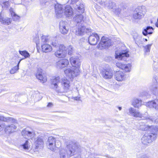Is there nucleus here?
<instances>
[{
  "label": "nucleus",
  "instance_id": "1",
  "mask_svg": "<svg viewBox=\"0 0 158 158\" xmlns=\"http://www.w3.org/2000/svg\"><path fill=\"white\" fill-rule=\"evenodd\" d=\"M66 145L67 149H61L59 151L60 158H69L80 151V146L75 140H68Z\"/></svg>",
  "mask_w": 158,
  "mask_h": 158
},
{
  "label": "nucleus",
  "instance_id": "2",
  "mask_svg": "<svg viewBox=\"0 0 158 158\" xmlns=\"http://www.w3.org/2000/svg\"><path fill=\"white\" fill-rule=\"evenodd\" d=\"M54 0H45L41 2V5L46 7L49 6H54L56 15L57 18H60L61 16V14L63 12V6L59 4H55L53 2Z\"/></svg>",
  "mask_w": 158,
  "mask_h": 158
},
{
  "label": "nucleus",
  "instance_id": "3",
  "mask_svg": "<svg viewBox=\"0 0 158 158\" xmlns=\"http://www.w3.org/2000/svg\"><path fill=\"white\" fill-rule=\"evenodd\" d=\"M51 44L55 48H59V49L55 53V55L56 57L63 58L65 56L67 53L66 48L64 45L60 44L59 45L57 40H55L54 42H52Z\"/></svg>",
  "mask_w": 158,
  "mask_h": 158
},
{
  "label": "nucleus",
  "instance_id": "4",
  "mask_svg": "<svg viewBox=\"0 0 158 158\" xmlns=\"http://www.w3.org/2000/svg\"><path fill=\"white\" fill-rule=\"evenodd\" d=\"M158 132H151L150 133L145 134L141 138V141L143 144L148 145L157 138Z\"/></svg>",
  "mask_w": 158,
  "mask_h": 158
},
{
  "label": "nucleus",
  "instance_id": "5",
  "mask_svg": "<svg viewBox=\"0 0 158 158\" xmlns=\"http://www.w3.org/2000/svg\"><path fill=\"white\" fill-rule=\"evenodd\" d=\"M48 148L50 150L54 151L56 148H59L61 146L60 142L52 136H50L48 138L47 142Z\"/></svg>",
  "mask_w": 158,
  "mask_h": 158
},
{
  "label": "nucleus",
  "instance_id": "6",
  "mask_svg": "<svg viewBox=\"0 0 158 158\" xmlns=\"http://www.w3.org/2000/svg\"><path fill=\"white\" fill-rule=\"evenodd\" d=\"M100 73L102 76L105 79H111L113 76V72L108 64L103 66L100 69Z\"/></svg>",
  "mask_w": 158,
  "mask_h": 158
},
{
  "label": "nucleus",
  "instance_id": "7",
  "mask_svg": "<svg viewBox=\"0 0 158 158\" xmlns=\"http://www.w3.org/2000/svg\"><path fill=\"white\" fill-rule=\"evenodd\" d=\"M146 10L145 6H138L134 11L133 18L134 19H140L143 17L145 13Z\"/></svg>",
  "mask_w": 158,
  "mask_h": 158
},
{
  "label": "nucleus",
  "instance_id": "8",
  "mask_svg": "<svg viewBox=\"0 0 158 158\" xmlns=\"http://www.w3.org/2000/svg\"><path fill=\"white\" fill-rule=\"evenodd\" d=\"M111 45V40L106 36H103L102 37L97 47L98 49L102 50L107 48Z\"/></svg>",
  "mask_w": 158,
  "mask_h": 158
},
{
  "label": "nucleus",
  "instance_id": "9",
  "mask_svg": "<svg viewBox=\"0 0 158 158\" xmlns=\"http://www.w3.org/2000/svg\"><path fill=\"white\" fill-rule=\"evenodd\" d=\"M3 122L17 123L16 120L11 117H5L3 116L0 115V131H2L5 126V124Z\"/></svg>",
  "mask_w": 158,
  "mask_h": 158
},
{
  "label": "nucleus",
  "instance_id": "10",
  "mask_svg": "<svg viewBox=\"0 0 158 158\" xmlns=\"http://www.w3.org/2000/svg\"><path fill=\"white\" fill-rule=\"evenodd\" d=\"M146 106L149 108H153L156 110H158V99H155L153 101L148 102L146 104ZM149 120L154 123H158V118L155 119V118H149Z\"/></svg>",
  "mask_w": 158,
  "mask_h": 158
},
{
  "label": "nucleus",
  "instance_id": "11",
  "mask_svg": "<svg viewBox=\"0 0 158 158\" xmlns=\"http://www.w3.org/2000/svg\"><path fill=\"white\" fill-rule=\"evenodd\" d=\"M79 0H71L72 4H75L74 9L79 13H83L85 10V6L83 2H78Z\"/></svg>",
  "mask_w": 158,
  "mask_h": 158
},
{
  "label": "nucleus",
  "instance_id": "12",
  "mask_svg": "<svg viewBox=\"0 0 158 158\" xmlns=\"http://www.w3.org/2000/svg\"><path fill=\"white\" fill-rule=\"evenodd\" d=\"M60 77L58 76L51 80V88L55 90L56 91L59 93V92H62L61 89H59L58 86V84L60 81Z\"/></svg>",
  "mask_w": 158,
  "mask_h": 158
},
{
  "label": "nucleus",
  "instance_id": "13",
  "mask_svg": "<svg viewBox=\"0 0 158 158\" xmlns=\"http://www.w3.org/2000/svg\"><path fill=\"white\" fill-rule=\"evenodd\" d=\"M99 39V37L97 33H93L89 37V43L91 45H95Z\"/></svg>",
  "mask_w": 158,
  "mask_h": 158
},
{
  "label": "nucleus",
  "instance_id": "14",
  "mask_svg": "<svg viewBox=\"0 0 158 158\" xmlns=\"http://www.w3.org/2000/svg\"><path fill=\"white\" fill-rule=\"evenodd\" d=\"M129 56L128 52L125 51H123L118 53H115V58L118 60H123L124 61H127V60Z\"/></svg>",
  "mask_w": 158,
  "mask_h": 158
},
{
  "label": "nucleus",
  "instance_id": "15",
  "mask_svg": "<svg viewBox=\"0 0 158 158\" xmlns=\"http://www.w3.org/2000/svg\"><path fill=\"white\" fill-rule=\"evenodd\" d=\"M142 131H149L150 132H158V126H148L147 125H141L139 128Z\"/></svg>",
  "mask_w": 158,
  "mask_h": 158
},
{
  "label": "nucleus",
  "instance_id": "16",
  "mask_svg": "<svg viewBox=\"0 0 158 158\" xmlns=\"http://www.w3.org/2000/svg\"><path fill=\"white\" fill-rule=\"evenodd\" d=\"M22 135L24 138L28 139H32L35 136V134L34 131L32 130L29 131L27 129L23 130L21 132Z\"/></svg>",
  "mask_w": 158,
  "mask_h": 158
},
{
  "label": "nucleus",
  "instance_id": "17",
  "mask_svg": "<svg viewBox=\"0 0 158 158\" xmlns=\"http://www.w3.org/2000/svg\"><path fill=\"white\" fill-rule=\"evenodd\" d=\"M66 76L72 77L77 76L79 74V70L78 68H76L74 70L70 68H68L64 71Z\"/></svg>",
  "mask_w": 158,
  "mask_h": 158
},
{
  "label": "nucleus",
  "instance_id": "18",
  "mask_svg": "<svg viewBox=\"0 0 158 158\" xmlns=\"http://www.w3.org/2000/svg\"><path fill=\"white\" fill-rule=\"evenodd\" d=\"M153 78L155 80L150 88V90L154 94L156 95L158 93V87L157 83V81L158 80V74H155L153 77Z\"/></svg>",
  "mask_w": 158,
  "mask_h": 158
},
{
  "label": "nucleus",
  "instance_id": "19",
  "mask_svg": "<svg viewBox=\"0 0 158 158\" xmlns=\"http://www.w3.org/2000/svg\"><path fill=\"white\" fill-rule=\"evenodd\" d=\"M60 30L61 33L63 34H67L69 31L68 25L66 22L61 21L60 23Z\"/></svg>",
  "mask_w": 158,
  "mask_h": 158
},
{
  "label": "nucleus",
  "instance_id": "20",
  "mask_svg": "<svg viewBox=\"0 0 158 158\" xmlns=\"http://www.w3.org/2000/svg\"><path fill=\"white\" fill-rule=\"evenodd\" d=\"M70 81L67 79H64L61 82V84L63 90L61 89L62 92H59V93L67 92L69 91L70 87Z\"/></svg>",
  "mask_w": 158,
  "mask_h": 158
},
{
  "label": "nucleus",
  "instance_id": "21",
  "mask_svg": "<svg viewBox=\"0 0 158 158\" xmlns=\"http://www.w3.org/2000/svg\"><path fill=\"white\" fill-rule=\"evenodd\" d=\"M36 78L40 80L42 83H44L47 81L46 77L43 74V71L41 69L38 68L36 74Z\"/></svg>",
  "mask_w": 158,
  "mask_h": 158
},
{
  "label": "nucleus",
  "instance_id": "22",
  "mask_svg": "<svg viewBox=\"0 0 158 158\" xmlns=\"http://www.w3.org/2000/svg\"><path fill=\"white\" fill-rule=\"evenodd\" d=\"M116 66L117 67L121 69L124 70L126 72H129L130 71L131 65L130 64H123L120 62H118L116 63Z\"/></svg>",
  "mask_w": 158,
  "mask_h": 158
},
{
  "label": "nucleus",
  "instance_id": "23",
  "mask_svg": "<svg viewBox=\"0 0 158 158\" xmlns=\"http://www.w3.org/2000/svg\"><path fill=\"white\" fill-rule=\"evenodd\" d=\"M72 65L76 68L79 67L81 64L80 59L77 57H72L70 58Z\"/></svg>",
  "mask_w": 158,
  "mask_h": 158
},
{
  "label": "nucleus",
  "instance_id": "24",
  "mask_svg": "<svg viewBox=\"0 0 158 158\" xmlns=\"http://www.w3.org/2000/svg\"><path fill=\"white\" fill-rule=\"evenodd\" d=\"M78 28L77 31V34L78 35H83L85 33H88L90 32L91 29L87 28L84 26L81 25H78Z\"/></svg>",
  "mask_w": 158,
  "mask_h": 158
},
{
  "label": "nucleus",
  "instance_id": "25",
  "mask_svg": "<svg viewBox=\"0 0 158 158\" xmlns=\"http://www.w3.org/2000/svg\"><path fill=\"white\" fill-rule=\"evenodd\" d=\"M69 64L68 60L64 59L57 62L56 65L57 68L61 69L67 66Z\"/></svg>",
  "mask_w": 158,
  "mask_h": 158
},
{
  "label": "nucleus",
  "instance_id": "26",
  "mask_svg": "<svg viewBox=\"0 0 158 158\" xmlns=\"http://www.w3.org/2000/svg\"><path fill=\"white\" fill-rule=\"evenodd\" d=\"M115 78L118 81H122L125 80L126 76L124 73L121 71H116L114 74Z\"/></svg>",
  "mask_w": 158,
  "mask_h": 158
},
{
  "label": "nucleus",
  "instance_id": "27",
  "mask_svg": "<svg viewBox=\"0 0 158 158\" xmlns=\"http://www.w3.org/2000/svg\"><path fill=\"white\" fill-rule=\"evenodd\" d=\"M44 142L42 138L38 137L35 139V151H37V149L39 147H42L44 145Z\"/></svg>",
  "mask_w": 158,
  "mask_h": 158
},
{
  "label": "nucleus",
  "instance_id": "28",
  "mask_svg": "<svg viewBox=\"0 0 158 158\" xmlns=\"http://www.w3.org/2000/svg\"><path fill=\"white\" fill-rule=\"evenodd\" d=\"M77 15H76L73 18V20L75 22L77 23V24L83 22L84 16L81 13L78 12L77 11Z\"/></svg>",
  "mask_w": 158,
  "mask_h": 158
},
{
  "label": "nucleus",
  "instance_id": "29",
  "mask_svg": "<svg viewBox=\"0 0 158 158\" xmlns=\"http://www.w3.org/2000/svg\"><path fill=\"white\" fill-rule=\"evenodd\" d=\"M64 9V14L67 17H71L73 14L72 8L69 5L65 6Z\"/></svg>",
  "mask_w": 158,
  "mask_h": 158
},
{
  "label": "nucleus",
  "instance_id": "30",
  "mask_svg": "<svg viewBox=\"0 0 158 158\" xmlns=\"http://www.w3.org/2000/svg\"><path fill=\"white\" fill-rule=\"evenodd\" d=\"M129 113L131 115L136 117H142V114L134 108L131 107L129 109Z\"/></svg>",
  "mask_w": 158,
  "mask_h": 158
},
{
  "label": "nucleus",
  "instance_id": "31",
  "mask_svg": "<svg viewBox=\"0 0 158 158\" xmlns=\"http://www.w3.org/2000/svg\"><path fill=\"white\" fill-rule=\"evenodd\" d=\"M42 51L44 52H48L51 51L52 48L51 46L48 43L41 45Z\"/></svg>",
  "mask_w": 158,
  "mask_h": 158
},
{
  "label": "nucleus",
  "instance_id": "32",
  "mask_svg": "<svg viewBox=\"0 0 158 158\" xmlns=\"http://www.w3.org/2000/svg\"><path fill=\"white\" fill-rule=\"evenodd\" d=\"M153 28L152 27L148 26L143 29L142 34L145 36H146L148 34H151L153 33Z\"/></svg>",
  "mask_w": 158,
  "mask_h": 158
},
{
  "label": "nucleus",
  "instance_id": "33",
  "mask_svg": "<svg viewBox=\"0 0 158 158\" xmlns=\"http://www.w3.org/2000/svg\"><path fill=\"white\" fill-rule=\"evenodd\" d=\"M16 128V127L14 125L11 124L6 127L5 128V131L6 132H8L9 133H12L15 131Z\"/></svg>",
  "mask_w": 158,
  "mask_h": 158
},
{
  "label": "nucleus",
  "instance_id": "34",
  "mask_svg": "<svg viewBox=\"0 0 158 158\" xmlns=\"http://www.w3.org/2000/svg\"><path fill=\"white\" fill-rule=\"evenodd\" d=\"M11 21L12 20L10 18H4L1 15H0V22L4 25H9L11 23Z\"/></svg>",
  "mask_w": 158,
  "mask_h": 158
},
{
  "label": "nucleus",
  "instance_id": "35",
  "mask_svg": "<svg viewBox=\"0 0 158 158\" xmlns=\"http://www.w3.org/2000/svg\"><path fill=\"white\" fill-rule=\"evenodd\" d=\"M132 104L134 107L138 108L142 105V101L137 98L134 99L132 102Z\"/></svg>",
  "mask_w": 158,
  "mask_h": 158
},
{
  "label": "nucleus",
  "instance_id": "36",
  "mask_svg": "<svg viewBox=\"0 0 158 158\" xmlns=\"http://www.w3.org/2000/svg\"><path fill=\"white\" fill-rule=\"evenodd\" d=\"M115 5L116 4L114 2H113L111 0H109L106 3L105 7H106L109 9H116L115 8H114L115 6Z\"/></svg>",
  "mask_w": 158,
  "mask_h": 158
},
{
  "label": "nucleus",
  "instance_id": "37",
  "mask_svg": "<svg viewBox=\"0 0 158 158\" xmlns=\"http://www.w3.org/2000/svg\"><path fill=\"white\" fill-rule=\"evenodd\" d=\"M23 59H20L18 62L17 65L13 68L10 70V73L11 74H13L16 72V71L19 69V65L21 61Z\"/></svg>",
  "mask_w": 158,
  "mask_h": 158
},
{
  "label": "nucleus",
  "instance_id": "38",
  "mask_svg": "<svg viewBox=\"0 0 158 158\" xmlns=\"http://www.w3.org/2000/svg\"><path fill=\"white\" fill-rule=\"evenodd\" d=\"M20 54L22 56H24L25 57L24 58H23L22 60L29 57L30 55L29 53L26 51H19Z\"/></svg>",
  "mask_w": 158,
  "mask_h": 158
},
{
  "label": "nucleus",
  "instance_id": "39",
  "mask_svg": "<svg viewBox=\"0 0 158 158\" xmlns=\"http://www.w3.org/2000/svg\"><path fill=\"white\" fill-rule=\"evenodd\" d=\"M41 44H47L48 40V36H47L43 35L41 37Z\"/></svg>",
  "mask_w": 158,
  "mask_h": 158
},
{
  "label": "nucleus",
  "instance_id": "40",
  "mask_svg": "<svg viewBox=\"0 0 158 158\" xmlns=\"http://www.w3.org/2000/svg\"><path fill=\"white\" fill-rule=\"evenodd\" d=\"M28 141L27 140L25 141V143L21 145V147L23 149L25 150L28 149Z\"/></svg>",
  "mask_w": 158,
  "mask_h": 158
},
{
  "label": "nucleus",
  "instance_id": "41",
  "mask_svg": "<svg viewBox=\"0 0 158 158\" xmlns=\"http://www.w3.org/2000/svg\"><path fill=\"white\" fill-rule=\"evenodd\" d=\"M3 5H2V8L4 9H6L9 6V2L8 1H6L3 2Z\"/></svg>",
  "mask_w": 158,
  "mask_h": 158
},
{
  "label": "nucleus",
  "instance_id": "42",
  "mask_svg": "<svg viewBox=\"0 0 158 158\" xmlns=\"http://www.w3.org/2000/svg\"><path fill=\"white\" fill-rule=\"evenodd\" d=\"M68 50V54L69 55H72L73 51V48L72 46L70 45L69 46Z\"/></svg>",
  "mask_w": 158,
  "mask_h": 158
},
{
  "label": "nucleus",
  "instance_id": "43",
  "mask_svg": "<svg viewBox=\"0 0 158 158\" xmlns=\"http://www.w3.org/2000/svg\"><path fill=\"white\" fill-rule=\"evenodd\" d=\"M106 1V0H98L97 2L102 6L105 7Z\"/></svg>",
  "mask_w": 158,
  "mask_h": 158
},
{
  "label": "nucleus",
  "instance_id": "44",
  "mask_svg": "<svg viewBox=\"0 0 158 158\" xmlns=\"http://www.w3.org/2000/svg\"><path fill=\"white\" fill-rule=\"evenodd\" d=\"M12 19L14 21H16L19 20L20 19V17L15 13L14 15H11Z\"/></svg>",
  "mask_w": 158,
  "mask_h": 158
},
{
  "label": "nucleus",
  "instance_id": "45",
  "mask_svg": "<svg viewBox=\"0 0 158 158\" xmlns=\"http://www.w3.org/2000/svg\"><path fill=\"white\" fill-rule=\"evenodd\" d=\"M36 45H37L38 44H39V40L38 35L37 34H36L35 37L33 39Z\"/></svg>",
  "mask_w": 158,
  "mask_h": 158
},
{
  "label": "nucleus",
  "instance_id": "46",
  "mask_svg": "<svg viewBox=\"0 0 158 158\" xmlns=\"http://www.w3.org/2000/svg\"><path fill=\"white\" fill-rule=\"evenodd\" d=\"M152 44H148L144 47L145 49V52H149Z\"/></svg>",
  "mask_w": 158,
  "mask_h": 158
},
{
  "label": "nucleus",
  "instance_id": "47",
  "mask_svg": "<svg viewBox=\"0 0 158 158\" xmlns=\"http://www.w3.org/2000/svg\"><path fill=\"white\" fill-rule=\"evenodd\" d=\"M10 14H11V15H15V12L13 10V9L12 8H10Z\"/></svg>",
  "mask_w": 158,
  "mask_h": 158
},
{
  "label": "nucleus",
  "instance_id": "48",
  "mask_svg": "<svg viewBox=\"0 0 158 158\" xmlns=\"http://www.w3.org/2000/svg\"><path fill=\"white\" fill-rule=\"evenodd\" d=\"M139 158H149L148 156L146 155H143L140 156Z\"/></svg>",
  "mask_w": 158,
  "mask_h": 158
},
{
  "label": "nucleus",
  "instance_id": "49",
  "mask_svg": "<svg viewBox=\"0 0 158 158\" xmlns=\"http://www.w3.org/2000/svg\"><path fill=\"white\" fill-rule=\"evenodd\" d=\"M142 96H144L146 97H148V93L146 92H143L142 94Z\"/></svg>",
  "mask_w": 158,
  "mask_h": 158
},
{
  "label": "nucleus",
  "instance_id": "50",
  "mask_svg": "<svg viewBox=\"0 0 158 158\" xmlns=\"http://www.w3.org/2000/svg\"><path fill=\"white\" fill-rule=\"evenodd\" d=\"M133 39L135 41V43L137 45H138L137 44V39H138L137 38H136L134 36H133Z\"/></svg>",
  "mask_w": 158,
  "mask_h": 158
},
{
  "label": "nucleus",
  "instance_id": "51",
  "mask_svg": "<svg viewBox=\"0 0 158 158\" xmlns=\"http://www.w3.org/2000/svg\"><path fill=\"white\" fill-rule=\"evenodd\" d=\"M52 105V103H51V102H49L48 105H47V106L48 107H51V106Z\"/></svg>",
  "mask_w": 158,
  "mask_h": 158
},
{
  "label": "nucleus",
  "instance_id": "52",
  "mask_svg": "<svg viewBox=\"0 0 158 158\" xmlns=\"http://www.w3.org/2000/svg\"><path fill=\"white\" fill-rule=\"evenodd\" d=\"M156 68V67L155 66H154V67H153V70L155 71H157Z\"/></svg>",
  "mask_w": 158,
  "mask_h": 158
},
{
  "label": "nucleus",
  "instance_id": "53",
  "mask_svg": "<svg viewBox=\"0 0 158 158\" xmlns=\"http://www.w3.org/2000/svg\"><path fill=\"white\" fill-rule=\"evenodd\" d=\"M75 158H81L80 155H78Z\"/></svg>",
  "mask_w": 158,
  "mask_h": 158
},
{
  "label": "nucleus",
  "instance_id": "54",
  "mask_svg": "<svg viewBox=\"0 0 158 158\" xmlns=\"http://www.w3.org/2000/svg\"><path fill=\"white\" fill-rule=\"evenodd\" d=\"M120 10H119V9L118 8H117L116 10V12H119Z\"/></svg>",
  "mask_w": 158,
  "mask_h": 158
},
{
  "label": "nucleus",
  "instance_id": "55",
  "mask_svg": "<svg viewBox=\"0 0 158 158\" xmlns=\"http://www.w3.org/2000/svg\"><path fill=\"white\" fill-rule=\"evenodd\" d=\"M118 107L119 110H122V108L121 107L118 106Z\"/></svg>",
  "mask_w": 158,
  "mask_h": 158
},
{
  "label": "nucleus",
  "instance_id": "56",
  "mask_svg": "<svg viewBox=\"0 0 158 158\" xmlns=\"http://www.w3.org/2000/svg\"><path fill=\"white\" fill-rule=\"evenodd\" d=\"M156 27H158V22H157L156 23Z\"/></svg>",
  "mask_w": 158,
  "mask_h": 158
},
{
  "label": "nucleus",
  "instance_id": "57",
  "mask_svg": "<svg viewBox=\"0 0 158 158\" xmlns=\"http://www.w3.org/2000/svg\"><path fill=\"white\" fill-rule=\"evenodd\" d=\"M79 98H77V97H76V99H75L76 100H79Z\"/></svg>",
  "mask_w": 158,
  "mask_h": 158
},
{
  "label": "nucleus",
  "instance_id": "58",
  "mask_svg": "<svg viewBox=\"0 0 158 158\" xmlns=\"http://www.w3.org/2000/svg\"><path fill=\"white\" fill-rule=\"evenodd\" d=\"M2 3V0H0V4Z\"/></svg>",
  "mask_w": 158,
  "mask_h": 158
},
{
  "label": "nucleus",
  "instance_id": "59",
  "mask_svg": "<svg viewBox=\"0 0 158 158\" xmlns=\"http://www.w3.org/2000/svg\"><path fill=\"white\" fill-rule=\"evenodd\" d=\"M106 157H108V158H110V157H109V156H106Z\"/></svg>",
  "mask_w": 158,
  "mask_h": 158
},
{
  "label": "nucleus",
  "instance_id": "60",
  "mask_svg": "<svg viewBox=\"0 0 158 158\" xmlns=\"http://www.w3.org/2000/svg\"><path fill=\"white\" fill-rule=\"evenodd\" d=\"M145 40L146 41H147V39H145Z\"/></svg>",
  "mask_w": 158,
  "mask_h": 158
},
{
  "label": "nucleus",
  "instance_id": "61",
  "mask_svg": "<svg viewBox=\"0 0 158 158\" xmlns=\"http://www.w3.org/2000/svg\"><path fill=\"white\" fill-rule=\"evenodd\" d=\"M157 21L158 22V19H157Z\"/></svg>",
  "mask_w": 158,
  "mask_h": 158
},
{
  "label": "nucleus",
  "instance_id": "62",
  "mask_svg": "<svg viewBox=\"0 0 158 158\" xmlns=\"http://www.w3.org/2000/svg\"><path fill=\"white\" fill-rule=\"evenodd\" d=\"M94 156H95V154H94Z\"/></svg>",
  "mask_w": 158,
  "mask_h": 158
}]
</instances>
